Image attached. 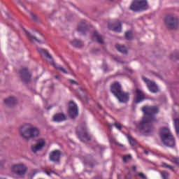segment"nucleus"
<instances>
[{"mask_svg": "<svg viewBox=\"0 0 179 179\" xmlns=\"http://www.w3.org/2000/svg\"><path fill=\"white\" fill-rule=\"evenodd\" d=\"M115 48L117 50V51L122 52V54H128V50H127L125 45H121L117 44L115 45Z\"/></svg>", "mask_w": 179, "mask_h": 179, "instance_id": "b1692460", "label": "nucleus"}, {"mask_svg": "<svg viewBox=\"0 0 179 179\" xmlns=\"http://www.w3.org/2000/svg\"><path fill=\"white\" fill-rule=\"evenodd\" d=\"M124 71H127L128 72V73H134V71H132V69H129L127 67L124 68Z\"/></svg>", "mask_w": 179, "mask_h": 179, "instance_id": "ea45409f", "label": "nucleus"}, {"mask_svg": "<svg viewBox=\"0 0 179 179\" xmlns=\"http://www.w3.org/2000/svg\"><path fill=\"white\" fill-rule=\"evenodd\" d=\"M160 174L162 179H169V177H170V173L166 171H161Z\"/></svg>", "mask_w": 179, "mask_h": 179, "instance_id": "cd10ccee", "label": "nucleus"}, {"mask_svg": "<svg viewBox=\"0 0 179 179\" xmlns=\"http://www.w3.org/2000/svg\"><path fill=\"white\" fill-rule=\"evenodd\" d=\"M131 169H132L133 171H136V166H133L131 167Z\"/></svg>", "mask_w": 179, "mask_h": 179, "instance_id": "49530a36", "label": "nucleus"}, {"mask_svg": "<svg viewBox=\"0 0 179 179\" xmlns=\"http://www.w3.org/2000/svg\"><path fill=\"white\" fill-rule=\"evenodd\" d=\"M127 138L130 145H131V146H135V145H136V141H135V139H134L132 138V136H131V135L127 134Z\"/></svg>", "mask_w": 179, "mask_h": 179, "instance_id": "bb28decb", "label": "nucleus"}, {"mask_svg": "<svg viewBox=\"0 0 179 179\" xmlns=\"http://www.w3.org/2000/svg\"><path fill=\"white\" fill-rule=\"evenodd\" d=\"M70 43H71V45L73 47H75L76 48H80V47H83V41L78 40V39H73Z\"/></svg>", "mask_w": 179, "mask_h": 179, "instance_id": "4be33fe9", "label": "nucleus"}, {"mask_svg": "<svg viewBox=\"0 0 179 179\" xmlns=\"http://www.w3.org/2000/svg\"><path fill=\"white\" fill-rule=\"evenodd\" d=\"M44 173H45V174H47V176H48L49 177L51 176V172H50V171H48L47 170H45Z\"/></svg>", "mask_w": 179, "mask_h": 179, "instance_id": "37998d69", "label": "nucleus"}, {"mask_svg": "<svg viewBox=\"0 0 179 179\" xmlns=\"http://www.w3.org/2000/svg\"><path fill=\"white\" fill-rule=\"evenodd\" d=\"M55 78L56 79H59V76H55Z\"/></svg>", "mask_w": 179, "mask_h": 179, "instance_id": "603ef678", "label": "nucleus"}, {"mask_svg": "<svg viewBox=\"0 0 179 179\" xmlns=\"http://www.w3.org/2000/svg\"><path fill=\"white\" fill-rule=\"evenodd\" d=\"M37 51L42 57H45L48 61H51L52 62L54 61V58H52V56L50 55L48 50L41 48H37Z\"/></svg>", "mask_w": 179, "mask_h": 179, "instance_id": "f3484780", "label": "nucleus"}, {"mask_svg": "<svg viewBox=\"0 0 179 179\" xmlns=\"http://www.w3.org/2000/svg\"><path fill=\"white\" fill-rule=\"evenodd\" d=\"M175 128L176 131V134L179 132V118H176L174 120Z\"/></svg>", "mask_w": 179, "mask_h": 179, "instance_id": "c756f323", "label": "nucleus"}, {"mask_svg": "<svg viewBox=\"0 0 179 179\" xmlns=\"http://www.w3.org/2000/svg\"><path fill=\"white\" fill-rule=\"evenodd\" d=\"M69 115L71 118H76L79 115V110H78V106L73 103V101H71L69 103Z\"/></svg>", "mask_w": 179, "mask_h": 179, "instance_id": "1a4fd4ad", "label": "nucleus"}, {"mask_svg": "<svg viewBox=\"0 0 179 179\" xmlns=\"http://www.w3.org/2000/svg\"><path fill=\"white\" fill-rule=\"evenodd\" d=\"M160 137L162 141V143L169 148H173L176 145V140L174 136L170 131V129L167 128H162L160 130Z\"/></svg>", "mask_w": 179, "mask_h": 179, "instance_id": "7ed1b4c3", "label": "nucleus"}, {"mask_svg": "<svg viewBox=\"0 0 179 179\" xmlns=\"http://www.w3.org/2000/svg\"><path fill=\"white\" fill-rule=\"evenodd\" d=\"M29 168L23 163L15 164L11 166V171L18 177H24Z\"/></svg>", "mask_w": 179, "mask_h": 179, "instance_id": "39448f33", "label": "nucleus"}, {"mask_svg": "<svg viewBox=\"0 0 179 179\" xmlns=\"http://www.w3.org/2000/svg\"><path fill=\"white\" fill-rule=\"evenodd\" d=\"M24 30L28 36V40H29V41L31 43H34V41H36V43H38L39 44H44V43H45V38L43 34H39V36H41V38L38 39L37 37L31 35L30 33H29V31H26V29H24Z\"/></svg>", "mask_w": 179, "mask_h": 179, "instance_id": "f8f14e48", "label": "nucleus"}, {"mask_svg": "<svg viewBox=\"0 0 179 179\" xmlns=\"http://www.w3.org/2000/svg\"><path fill=\"white\" fill-rule=\"evenodd\" d=\"M93 39L96 41L99 44H104L103 41V36H101L97 31H95L93 34Z\"/></svg>", "mask_w": 179, "mask_h": 179, "instance_id": "412c9836", "label": "nucleus"}, {"mask_svg": "<svg viewBox=\"0 0 179 179\" xmlns=\"http://www.w3.org/2000/svg\"><path fill=\"white\" fill-rule=\"evenodd\" d=\"M107 126L109 127V128H113V127H114V124H111L110 123H107Z\"/></svg>", "mask_w": 179, "mask_h": 179, "instance_id": "a18cd8bd", "label": "nucleus"}, {"mask_svg": "<svg viewBox=\"0 0 179 179\" xmlns=\"http://www.w3.org/2000/svg\"><path fill=\"white\" fill-rule=\"evenodd\" d=\"M4 103L8 107H13L17 104V99L15 96H10L4 100Z\"/></svg>", "mask_w": 179, "mask_h": 179, "instance_id": "6ab92c4d", "label": "nucleus"}, {"mask_svg": "<svg viewBox=\"0 0 179 179\" xmlns=\"http://www.w3.org/2000/svg\"><path fill=\"white\" fill-rule=\"evenodd\" d=\"M77 134L81 142H89L92 139L89 134H87V127H86L82 128L78 127Z\"/></svg>", "mask_w": 179, "mask_h": 179, "instance_id": "0eeeda50", "label": "nucleus"}, {"mask_svg": "<svg viewBox=\"0 0 179 179\" xmlns=\"http://www.w3.org/2000/svg\"><path fill=\"white\" fill-rule=\"evenodd\" d=\"M115 27H113V24H108V29L110 30H113V31H116V33H121V30L122 29V24H121V22L117 21L115 22Z\"/></svg>", "mask_w": 179, "mask_h": 179, "instance_id": "aec40b11", "label": "nucleus"}, {"mask_svg": "<svg viewBox=\"0 0 179 179\" xmlns=\"http://www.w3.org/2000/svg\"><path fill=\"white\" fill-rule=\"evenodd\" d=\"M19 73L22 82L25 85H27L31 80V73H30L27 68L21 69Z\"/></svg>", "mask_w": 179, "mask_h": 179, "instance_id": "6e6552de", "label": "nucleus"}, {"mask_svg": "<svg viewBox=\"0 0 179 179\" xmlns=\"http://www.w3.org/2000/svg\"><path fill=\"white\" fill-rule=\"evenodd\" d=\"M69 82L71 85H79V83H78L75 80H69Z\"/></svg>", "mask_w": 179, "mask_h": 179, "instance_id": "a19ab883", "label": "nucleus"}, {"mask_svg": "<svg viewBox=\"0 0 179 179\" xmlns=\"http://www.w3.org/2000/svg\"><path fill=\"white\" fill-rule=\"evenodd\" d=\"M78 31H81L82 33L86 31V22L85 20L78 24Z\"/></svg>", "mask_w": 179, "mask_h": 179, "instance_id": "5701e85b", "label": "nucleus"}, {"mask_svg": "<svg viewBox=\"0 0 179 179\" xmlns=\"http://www.w3.org/2000/svg\"><path fill=\"white\" fill-rule=\"evenodd\" d=\"M20 136L25 141H30L40 136V129L31 124H25L19 129Z\"/></svg>", "mask_w": 179, "mask_h": 179, "instance_id": "f03ea898", "label": "nucleus"}, {"mask_svg": "<svg viewBox=\"0 0 179 179\" xmlns=\"http://www.w3.org/2000/svg\"><path fill=\"white\" fill-rule=\"evenodd\" d=\"M17 3H22V2L20 1H19V0L17 1Z\"/></svg>", "mask_w": 179, "mask_h": 179, "instance_id": "4d7b16f0", "label": "nucleus"}, {"mask_svg": "<svg viewBox=\"0 0 179 179\" xmlns=\"http://www.w3.org/2000/svg\"><path fill=\"white\" fill-rule=\"evenodd\" d=\"M144 153H145V155H149V152H148V151H145Z\"/></svg>", "mask_w": 179, "mask_h": 179, "instance_id": "5fc2aeb1", "label": "nucleus"}, {"mask_svg": "<svg viewBox=\"0 0 179 179\" xmlns=\"http://www.w3.org/2000/svg\"><path fill=\"white\" fill-rule=\"evenodd\" d=\"M143 80L146 83L150 92L152 93H157L159 92V88L155 82L151 81L146 77H143Z\"/></svg>", "mask_w": 179, "mask_h": 179, "instance_id": "9b49d317", "label": "nucleus"}, {"mask_svg": "<svg viewBox=\"0 0 179 179\" xmlns=\"http://www.w3.org/2000/svg\"><path fill=\"white\" fill-rule=\"evenodd\" d=\"M131 159H132V156H131L130 155L123 156V162L124 163H128V162L129 160H131Z\"/></svg>", "mask_w": 179, "mask_h": 179, "instance_id": "2f4dec72", "label": "nucleus"}, {"mask_svg": "<svg viewBox=\"0 0 179 179\" xmlns=\"http://www.w3.org/2000/svg\"><path fill=\"white\" fill-rule=\"evenodd\" d=\"M162 166L165 168V169H169V170H172V171H174V167L167 164L165 162H162Z\"/></svg>", "mask_w": 179, "mask_h": 179, "instance_id": "7c9ffc66", "label": "nucleus"}, {"mask_svg": "<svg viewBox=\"0 0 179 179\" xmlns=\"http://www.w3.org/2000/svg\"><path fill=\"white\" fill-rule=\"evenodd\" d=\"M51 108H52V106H49L47 110H51Z\"/></svg>", "mask_w": 179, "mask_h": 179, "instance_id": "864d4df0", "label": "nucleus"}, {"mask_svg": "<svg viewBox=\"0 0 179 179\" xmlns=\"http://www.w3.org/2000/svg\"><path fill=\"white\" fill-rule=\"evenodd\" d=\"M49 172L50 173V174H55V171H50Z\"/></svg>", "mask_w": 179, "mask_h": 179, "instance_id": "8fccbe9b", "label": "nucleus"}, {"mask_svg": "<svg viewBox=\"0 0 179 179\" xmlns=\"http://www.w3.org/2000/svg\"><path fill=\"white\" fill-rule=\"evenodd\" d=\"M109 1H114V0H109Z\"/></svg>", "mask_w": 179, "mask_h": 179, "instance_id": "bf43d9fd", "label": "nucleus"}, {"mask_svg": "<svg viewBox=\"0 0 179 179\" xmlns=\"http://www.w3.org/2000/svg\"><path fill=\"white\" fill-rule=\"evenodd\" d=\"M96 149H97L98 150H104V148H103V147H101V146H100V145H98L97 148H96Z\"/></svg>", "mask_w": 179, "mask_h": 179, "instance_id": "c03bdc74", "label": "nucleus"}, {"mask_svg": "<svg viewBox=\"0 0 179 179\" xmlns=\"http://www.w3.org/2000/svg\"><path fill=\"white\" fill-rule=\"evenodd\" d=\"M99 51H100V50L96 49V50H94L93 52L96 54V52H99Z\"/></svg>", "mask_w": 179, "mask_h": 179, "instance_id": "09e8293b", "label": "nucleus"}, {"mask_svg": "<svg viewBox=\"0 0 179 179\" xmlns=\"http://www.w3.org/2000/svg\"><path fill=\"white\" fill-rule=\"evenodd\" d=\"M67 117L64 113H56L53 116V121L55 122H62L66 121Z\"/></svg>", "mask_w": 179, "mask_h": 179, "instance_id": "a211bd4d", "label": "nucleus"}, {"mask_svg": "<svg viewBox=\"0 0 179 179\" xmlns=\"http://www.w3.org/2000/svg\"><path fill=\"white\" fill-rule=\"evenodd\" d=\"M125 38L126 40H134V34L131 31H128L125 33Z\"/></svg>", "mask_w": 179, "mask_h": 179, "instance_id": "a878e982", "label": "nucleus"}, {"mask_svg": "<svg viewBox=\"0 0 179 179\" xmlns=\"http://www.w3.org/2000/svg\"><path fill=\"white\" fill-rule=\"evenodd\" d=\"M52 64L53 66L56 68V69H58V71H60V72H62L63 73H66V74L68 73V71H66V70H65V69H64L61 66L57 65V64L54 63V62H52Z\"/></svg>", "mask_w": 179, "mask_h": 179, "instance_id": "393cba45", "label": "nucleus"}, {"mask_svg": "<svg viewBox=\"0 0 179 179\" xmlns=\"http://www.w3.org/2000/svg\"><path fill=\"white\" fill-rule=\"evenodd\" d=\"M122 91V86H121V84H120L118 82L113 83L110 86V92L113 94L115 97L118 96V94Z\"/></svg>", "mask_w": 179, "mask_h": 179, "instance_id": "2eb2a0df", "label": "nucleus"}, {"mask_svg": "<svg viewBox=\"0 0 179 179\" xmlns=\"http://www.w3.org/2000/svg\"><path fill=\"white\" fill-rule=\"evenodd\" d=\"M157 76H158V78H160V76H159V75H157Z\"/></svg>", "mask_w": 179, "mask_h": 179, "instance_id": "13d9d810", "label": "nucleus"}, {"mask_svg": "<svg viewBox=\"0 0 179 179\" xmlns=\"http://www.w3.org/2000/svg\"><path fill=\"white\" fill-rule=\"evenodd\" d=\"M171 162L174 164H179V158L173 157L171 159Z\"/></svg>", "mask_w": 179, "mask_h": 179, "instance_id": "c9c22d12", "label": "nucleus"}, {"mask_svg": "<svg viewBox=\"0 0 179 179\" xmlns=\"http://www.w3.org/2000/svg\"><path fill=\"white\" fill-rule=\"evenodd\" d=\"M29 15L32 17L33 20H37V15H34L33 13H29Z\"/></svg>", "mask_w": 179, "mask_h": 179, "instance_id": "58836bf2", "label": "nucleus"}, {"mask_svg": "<svg viewBox=\"0 0 179 179\" xmlns=\"http://www.w3.org/2000/svg\"><path fill=\"white\" fill-rule=\"evenodd\" d=\"M110 142H112V143H115L117 146H119L120 148H124V145L117 142L115 138H111Z\"/></svg>", "mask_w": 179, "mask_h": 179, "instance_id": "473e14b6", "label": "nucleus"}, {"mask_svg": "<svg viewBox=\"0 0 179 179\" xmlns=\"http://www.w3.org/2000/svg\"><path fill=\"white\" fill-rule=\"evenodd\" d=\"M170 59L176 61V59H179V52H174L170 56Z\"/></svg>", "mask_w": 179, "mask_h": 179, "instance_id": "c85d7f7f", "label": "nucleus"}, {"mask_svg": "<svg viewBox=\"0 0 179 179\" xmlns=\"http://www.w3.org/2000/svg\"><path fill=\"white\" fill-rule=\"evenodd\" d=\"M113 127H115V128L117 129H118V131H121V129H122V124H120V123H118V122H115L114 124H113Z\"/></svg>", "mask_w": 179, "mask_h": 179, "instance_id": "72a5a7b5", "label": "nucleus"}, {"mask_svg": "<svg viewBox=\"0 0 179 179\" xmlns=\"http://www.w3.org/2000/svg\"><path fill=\"white\" fill-rule=\"evenodd\" d=\"M83 163H84L85 166L88 165V166H90V167H94V163L87 162L86 159H85L83 161Z\"/></svg>", "mask_w": 179, "mask_h": 179, "instance_id": "f704fd0d", "label": "nucleus"}, {"mask_svg": "<svg viewBox=\"0 0 179 179\" xmlns=\"http://www.w3.org/2000/svg\"><path fill=\"white\" fill-rule=\"evenodd\" d=\"M104 72H107V68H103Z\"/></svg>", "mask_w": 179, "mask_h": 179, "instance_id": "6e6d98bb", "label": "nucleus"}, {"mask_svg": "<svg viewBox=\"0 0 179 179\" xmlns=\"http://www.w3.org/2000/svg\"><path fill=\"white\" fill-rule=\"evenodd\" d=\"M147 7L148 1L146 0H134L130 6V10L141 12V10H146Z\"/></svg>", "mask_w": 179, "mask_h": 179, "instance_id": "423d86ee", "label": "nucleus"}, {"mask_svg": "<svg viewBox=\"0 0 179 179\" xmlns=\"http://www.w3.org/2000/svg\"><path fill=\"white\" fill-rule=\"evenodd\" d=\"M164 25L168 30H177L179 27L178 17L174 14H169L164 18Z\"/></svg>", "mask_w": 179, "mask_h": 179, "instance_id": "20e7f679", "label": "nucleus"}, {"mask_svg": "<svg viewBox=\"0 0 179 179\" xmlns=\"http://www.w3.org/2000/svg\"><path fill=\"white\" fill-rule=\"evenodd\" d=\"M37 144L31 146V151L33 153H37L45 146V141L43 138H39L36 141Z\"/></svg>", "mask_w": 179, "mask_h": 179, "instance_id": "4468645a", "label": "nucleus"}, {"mask_svg": "<svg viewBox=\"0 0 179 179\" xmlns=\"http://www.w3.org/2000/svg\"><path fill=\"white\" fill-rule=\"evenodd\" d=\"M142 111L145 116L143 117L142 121L137 124V128L144 134H150L155 130V127L152 125V122L157 121L155 115L159 114V107L145 106L142 108Z\"/></svg>", "mask_w": 179, "mask_h": 179, "instance_id": "f257e3e1", "label": "nucleus"}, {"mask_svg": "<svg viewBox=\"0 0 179 179\" xmlns=\"http://www.w3.org/2000/svg\"><path fill=\"white\" fill-rule=\"evenodd\" d=\"M98 108H99L100 110H103V108H102L101 106H100V105H98Z\"/></svg>", "mask_w": 179, "mask_h": 179, "instance_id": "3c124183", "label": "nucleus"}, {"mask_svg": "<svg viewBox=\"0 0 179 179\" xmlns=\"http://www.w3.org/2000/svg\"><path fill=\"white\" fill-rule=\"evenodd\" d=\"M118 101L122 103H127L129 101V92H125L122 91L117 95L115 96Z\"/></svg>", "mask_w": 179, "mask_h": 179, "instance_id": "dca6fc26", "label": "nucleus"}, {"mask_svg": "<svg viewBox=\"0 0 179 179\" xmlns=\"http://www.w3.org/2000/svg\"><path fill=\"white\" fill-rule=\"evenodd\" d=\"M5 163H6V159L0 160V169H1V167H3V166H5Z\"/></svg>", "mask_w": 179, "mask_h": 179, "instance_id": "e433bc0d", "label": "nucleus"}, {"mask_svg": "<svg viewBox=\"0 0 179 179\" xmlns=\"http://www.w3.org/2000/svg\"><path fill=\"white\" fill-rule=\"evenodd\" d=\"M129 178L126 177L125 179H131V173L129 172Z\"/></svg>", "mask_w": 179, "mask_h": 179, "instance_id": "de8ad7c7", "label": "nucleus"}, {"mask_svg": "<svg viewBox=\"0 0 179 179\" xmlns=\"http://www.w3.org/2000/svg\"><path fill=\"white\" fill-rule=\"evenodd\" d=\"M61 151L59 150H55L50 153L49 159L50 162L59 163V162H61Z\"/></svg>", "mask_w": 179, "mask_h": 179, "instance_id": "ddd939ff", "label": "nucleus"}, {"mask_svg": "<svg viewBox=\"0 0 179 179\" xmlns=\"http://www.w3.org/2000/svg\"><path fill=\"white\" fill-rule=\"evenodd\" d=\"M115 61H117V62H118L119 64H126L127 62H124V60H120V59H115Z\"/></svg>", "mask_w": 179, "mask_h": 179, "instance_id": "79ce46f5", "label": "nucleus"}, {"mask_svg": "<svg viewBox=\"0 0 179 179\" xmlns=\"http://www.w3.org/2000/svg\"><path fill=\"white\" fill-rule=\"evenodd\" d=\"M137 176H138V177H141V178L146 179V176H145L143 173H139L137 174Z\"/></svg>", "mask_w": 179, "mask_h": 179, "instance_id": "4c0bfd02", "label": "nucleus"}, {"mask_svg": "<svg viewBox=\"0 0 179 179\" xmlns=\"http://www.w3.org/2000/svg\"><path fill=\"white\" fill-rule=\"evenodd\" d=\"M144 100H146V94H145L142 90L137 88L135 91L134 103L139 104V103H142Z\"/></svg>", "mask_w": 179, "mask_h": 179, "instance_id": "9d476101", "label": "nucleus"}]
</instances>
